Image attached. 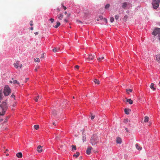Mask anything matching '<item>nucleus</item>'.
Wrapping results in <instances>:
<instances>
[{"label": "nucleus", "instance_id": "nucleus-15", "mask_svg": "<svg viewBox=\"0 0 160 160\" xmlns=\"http://www.w3.org/2000/svg\"><path fill=\"white\" fill-rule=\"evenodd\" d=\"M116 142L118 143L119 144H121L122 142V139L121 138L119 137L117 138L116 139Z\"/></svg>", "mask_w": 160, "mask_h": 160}, {"label": "nucleus", "instance_id": "nucleus-18", "mask_svg": "<svg viewBox=\"0 0 160 160\" xmlns=\"http://www.w3.org/2000/svg\"><path fill=\"white\" fill-rule=\"evenodd\" d=\"M16 156L18 158H21L22 156V154L21 152H18Z\"/></svg>", "mask_w": 160, "mask_h": 160}, {"label": "nucleus", "instance_id": "nucleus-10", "mask_svg": "<svg viewBox=\"0 0 160 160\" xmlns=\"http://www.w3.org/2000/svg\"><path fill=\"white\" fill-rule=\"evenodd\" d=\"M11 101L12 102H13V101H16L15 95L14 93H12L11 96Z\"/></svg>", "mask_w": 160, "mask_h": 160}, {"label": "nucleus", "instance_id": "nucleus-11", "mask_svg": "<svg viewBox=\"0 0 160 160\" xmlns=\"http://www.w3.org/2000/svg\"><path fill=\"white\" fill-rule=\"evenodd\" d=\"M12 81H11V83H13L14 84L19 85V83L16 80H13V78H12Z\"/></svg>", "mask_w": 160, "mask_h": 160}, {"label": "nucleus", "instance_id": "nucleus-22", "mask_svg": "<svg viewBox=\"0 0 160 160\" xmlns=\"http://www.w3.org/2000/svg\"><path fill=\"white\" fill-rule=\"evenodd\" d=\"M99 19H103V20L106 23H107L108 21H107V19L105 18H104L103 19V17H102V16H99Z\"/></svg>", "mask_w": 160, "mask_h": 160}, {"label": "nucleus", "instance_id": "nucleus-52", "mask_svg": "<svg viewBox=\"0 0 160 160\" xmlns=\"http://www.w3.org/2000/svg\"><path fill=\"white\" fill-rule=\"evenodd\" d=\"M34 34H35L36 35H38V32H36L34 33Z\"/></svg>", "mask_w": 160, "mask_h": 160}, {"label": "nucleus", "instance_id": "nucleus-40", "mask_svg": "<svg viewBox=\"0 0 160 160\" xmlns=\"http://www.w3.org/2000/svg\"><path fill=\"white\" fill-rule=\"evenodd\" d=\"M128 18V17L127 15H125L123 18L124 20H125V21H126L127 20V19Z\"/></svg>", "mask_w": 160, "mask_h": 160}, {"label": "nucleus", "instance_id": "nucleus-5", "mask_svg": "<svg viewBox=\"0 0 160 160\" xmlns=\"http://www.w3.org/2000/svg\"><path fill=\"white\" fill-rule=\"evenodd\" d=\"M152 34L155 36L158 35L160 41V28H157L155 29L152 32Z\"/></svg>", "mask_w": 160, "mask_h": 160}, {"label": "nucleus", "instance_id": "nucleus-63", "mask_svg": "<svg viewBox=\"0 0 160 160\" xmlns=\"http://www.w3.org/2000/svg\"><path fill=\"white\" fill-rule=\"evenodd\" d=\"M28 79H29V78H26V80H28Z\"/></svg>", "mask_w": 160, "mask_h": 160}, {"label": "nucleus", "instance_id": "nucleus-34", "mask_svg": "<svg viewBox=\"0 0 160 160\" xmlns=\"http://www.w3.org/2000/svg\"><path fill=\"white\" fill-rule=\"evenodd\" d=\"M129 122H130V120H128V119H125L124 120V122L126 123Z\"/></svg>", "mask_w": 160, "mask_h": 160}, {"label": "nucleus", "instance_id": "nucleus-14", "mask_svg": "<svg viewBox=\"0 0 160 160\" xmlns=\"http://www.w3.org/2000/svg\"><path fill=\"white\" fill-rule=\"evenodd\" d=\"M156 58L157 61L159 62H160V54H158L156 56Z\"/></svg>", "mask_w": 160, "mask_h": 160}, {"label": "nucleus", "instance_id": "nucleus-13", "mask_svg": "<svg viewBox=\"0 0 160 160\" xmlns=\"http://www.w3.org/2000/svg\"><path fill=\"white\" fill-rule=\"evenodd\" d=\"M92 149V147H90L88 148L87 149V151H86V153L88 154H89L91 151V150Z\"/></svg>", "mask_w": 160, "mask_h": 160}, {"label": "nucleus", "instance_id": "nucleus-23", "mask_svg": "<svg viewBox=\"0 0 160 160\" xmlns=\"http://www.w3.org/2000/svg\"><path fill=\"white\" fill-rule=\"evenodd\" d=\"M59 49V48L56 47L53 49L52 51L54 52H57L58 51Z\"/></svg>", "mask_w": 160, "mask_h": 160}, {"label": "nucleus", "instance_id": "nucleus-28", "mask_svg": "<svg viewBox=\"0 0 160 160\" xmlns=\"http://www.w3.org/2000/svg\"><path fill=\"white\" fill-rule=\"evenodd\" d=\"M80 154V153L79 152H77L76 153V154H74L73 155V156L74 157H75L76 158L78 157Z\"/></svg>", "mask_w": 160, "mask_h": 160}, {"label": "nucleus", "instance_id": "nucleus-21", "mask_svg": "<svg viewBox=\"0 0 160 160\" xmlns=\"http://www.w3.org/2000/svg\"><path fill=\"white\" fill-rule=\"evenodd\" d=\"M94 82L97 84L98 85H99L100 84V81L96 79H94L93 81Z\"/></svg>", "mask_w": 160, "mask_h": 160}, {"label": "nucleus", "instance_id": "nucleus-29", "mask_svg": "<svg viewBox=\"0 0 160 160\" xmlns=\"http://www.w3.org/2000/svg\"><path fill=\"white\" fill-rule=\"evenodd\" d=\"M3 98V95L2 90L0 91V100H2Z\"/></svg>", "mask_w": 160, "mask_h": 160}, {"label": "nucleus", "instance_id": "nucleus-61", "mask_svg": "<svg viewBox=\"0 0 160 160\" xmlns=\"http://www.w3.org/2000/svg\"><path fill=\"white\" fill-rule=\"evenodd\" d=\"M8 155H9V154H6V156H8Z\"/></svg>", "mask_w": 160, "mask_h": 160}, {"label": "nucleus", "instance_id": "nucleus-55", "mask_svg": "<svg viewBox=\"0 0 160 160\" xmlns=\"http://www.w3.org/2000/svg\"><path fill=\"white\" fill-rule=\"evenodd\" d=\"M125 130H126V131H127V132H128V128H125Z\"/></svg>", "mask_w": 160, "mask_h": 160}, {"label": "nucleus", "instance_id": "nucleus-58", "mask_svg": "<svg viewBox=\"0 0 160 160\" xmlns=\"http://www.w3.org/2000/svg\"><path fill=\"white\" fill-rule=\"evenodd\" d=\"M35 71L36 72H37V68H36L35 69Z\"/></svg>", "mask_w": 160, "mask_h": 160}, {"label": "nucleus", "instance_id": "nucleus-32", "mask_svg": "<svg viewBox=\"0 0 160 160\" xmlns=\"http://www.w3.org/2000/svg\"><path fill=\"white\" fill-rule=\"evenodd\" d=\"M34 128L35 129L38 130L39 129V125H34Z\"/></svg>", "mask_w": 160, "mask_h": 160}, {"label": "nucleus", "instance_id": "nucleus-54", "mask_svg": "<svg viewBox=\"0 0 160 160\" xmlns=\"http://www.w3.org/2000/svg\"><path fill=\"white\" fill-rule=\"evenodd\" d=\"M3 119H0V122H2L3 121Z\"/></svg>", "mask_w": 160, "mask_h": 160}, {"label": "nucleus", "instance_id": "nucleus-19", "mask_svg": "<svg viewBox=\"0 0 160 160\" xmlns=\"http://www.w3.org/2000/svg\"><path fill=\"white\" fill-rule=\"evenodd\" d=\"M130 111V110L129 109L125 108L124 109L125 112L126 114H128L129 113V112Z\"/></svg>", "mask_w": 160, "mask_h": 160}, {"label": "nucleus", "instance_id": "nucleus-2", "mask_svg": "<svg viewBox=\"0 0 160 160\" xmlns=\"http://www.w3.org/2000/svg\"><path fill=\"white\" fill-rule=\"evenodd\" d=\"M7 108V104L6 102H3L0 105V111L2 113H5Z\"/></svg>", "mask_w": 160, "mask_h": 160}, {"label": "nucleus", "instance_id": "nucleus-35", "mask_svg": "<svg viewBox=\"0 0 160 160\" xmlns=\"http://www.w3.org/2000/svg\"><path fill=\"white\" fill-rule=\"evenodd\" d=\"M34 60L35 62H39L40 61V59L38 58H34Z\"/></svg>", "mask_w": 160, "mask_h": 160}, {"label": "nucleus", "instance_id": "nucleus-53", "mask_svg": "<svg viewBox=\"0 0 160 160\" xmlns=\"http://www.w3.org/2000/svg\"><path fill=\"white\" fill-rule=\"evenodd\" d=\"M33 27H31V28H30V30H33Z\"/></svg>", "mask_w": 160, "mask_h": 160}, {"label": "nucleus", "instance_id": "nucleus-12", "mask_svg": "<svg viewBox=\"0 0 160 160\" xmlns=\"http://www.w3.org/2000/svg\"><path fill=\"white\" fill-rule=\"evenodd\" d=\"M42 147L40 145H39L37 147V151L39 152H41L42 151Z\"/></svg>", "mask_w": 160, "mask_h": 160}, {"label": "nucleus", "instance_id": "nucleus-42", "mask_svg": "<svg viewBox=\"0 0 160 160\" xmlns=\"http://www.w3.org/2000/svg\"><path fill=\"white\" fill-rule=\"evenodd\" d=\"M49 21H51V23H53L54 22V20L52 18H51L49 20Z\"/></svg>", "mask_w": 160, "mask_h": 160}, {"label": "nucleus", "instance_id": "nucleus-47", "mask_svg": "<svg viewBox=\"0 0 160 160\" xmlns=\"http://www.w3.org/2000/svg\"><path fill=\"white\" fill-rule=\"evenodd\" d=\"M5 113H2V112L0 111V115H3Z\"/></svg>", "mask_w": 160, "mask_h": 160}, {"label": "nucleus", "instance_id": "nucleus-7", "mask_svg": "<svg viewBox=\"0 0 160 160\" xmlns=\"http://www.w3.org/2000/svg\"><path fill=\"white\" fill-rule=\"evenodd\" d=\"M62 110L59 109L58 110L57 108L55 109H53L52 110V114L54 116H56L57 114L58 113L60 112Z\"/></svg>", "mask_w": 160, "mask_h": 160}, {"label": "nucleus", "instance_id": "nucleus-16", "mask_svg": "<svg viewBox=\"0 0 160 160\" xmlns=\"http://www.w3.org/2000/svg\"><path fill=\"white\" fill-rule=\"evenodd\" d=\"M154 84L153 83H152L151 85L150 86V88L153 91H155L156 90V88L154 87Z\"/></svg>", "mask_w": 160, "mask_h": 160}, {"label": "nucleus", "instance_id": "nucleus-27", "mask_svg": "<svg viewBox=\"0 0 160 160\" xmlns=\"http://www.w3.org/2000/svg\"><path fill=\"white\" fill-rule=\"evenodd\" d=\"M104 58V56H101V57H99V58H98L97 59L99 62H100V61H101Z\"/></svg>", "mask_w": 160, "mask_h": 160}, {"label": "nucleus", "instance_id": "nucleus-45", "mask_svg": "<svg viewBox=\"0 0 160 160\" xmlns=\"http://www.w3.org/2000/svg\"><path fill=\"white\" fill-rule=\"evenodd\" d=\"M75 67V68H77V69H78L79 67V66L78 65H76Z\"/></svg>", "mask_w": 160, "mask_h": 160}, {"label": "nucleus", "instance_id": "nucleus-20", "mask_svg": "<svg viewBox=\"0 0 160 160\" xmlns=\"http://www.w3.org/2000/svg\"><path fill=\"white\" fill-rule=\"evenodd\" d=\"M17 101H13V102H11V104H12V106L13 107H14L16 105Z\"/></svg>", "mask_w": 160, "mask_h": 160}, {"label": "nucleus", "instance_id": "nucleus-8", "mask_svg": "<svg viewBox=\"0 0 160 160\" xmlns=\"http://www.w3.org/2000/svg\"><path fill=\"white\" fill-rule=\"evenodd\" d=\"M95 57L94 55H92V54H90L88 55V58H87V60L88 61H91L93 60Z\"/></svg>", "mask_w": 160, "mask_h": 160}, {"label": "nucleus", "instance_id": "nucleus-31", "mask_svg": "<svg viewBox=\"0 0 160 160\" xmlns=\"http://www.w3.org/2000/svg\"><path fill=\"white\" fill-rule=\"evenodd\" d=\"M72 151H73L74 150H76L77 149V148H76V147L75 146L73 145H72Z\"/></svg>", "mask_w": 160, "mask_h": 160}, {"label": "nucleus", "instance_id": "nucleus-49", "mask_svg": "<svg viewBox=\"0 0 160 160\" xmlns=\"http://www.w3.org/2000/svg\"><path fill=\"white\" fill-rule=\"evenodd\" d=\"M30 22V25L31 26H32V25H33V24L32 23V21H31Z\"/></svg>", "mask_w": 160, "mask_h": 160}, {"label": "nucleus", "instance_id": "nucleus-24", "mask_svg": "<svg viewBox=\"0 0 160 160\" xmlns=\"http://www.w3.org/2000/svg\"><path fill=\"white\" fill-rule=\"evenodd\" d=\"M63 17V14H60L58 15V18L59 19L61 20Z\"/></svg>", "mask_w": 160, "mask_h": 160}, {"label": "nucleus", "instance_id": "nucleus-38", "mask_svg": "<svg viewBox=\"0 0 160 160\" xmlns=\"http://www.w3.org/2000/svg\"><path fill=\"white\" fill-rule=\"evenodd\" d=\"M61 5L64 10H65L67 9L66 7L64 6L63 3L61 4Z\"/></svg>", "mask_w": 160, "mask_h": 160}, {"label": "nucleus", "instance_id": "nucleus-62", "mask_svg": "<svg viewBox=\"0 0 160 160\" xmlns=\"http://www.w3.org/2000/svg\"><path fill=\"white\" fill-rule=\"evenodd\" d=\"M126 12L127 13H128L129 12V11H127Z\"/></svg>", "mask_w": 160, "mask_h": 160}, {"label": "nucleus", "instance_id": "nucleus-9", "mask_svg": "<svg viewBox=\"0 0 160 160\" xmlns=\"http://www.w3.org/2000/svg\"><path fill=\"white\" fill-rule=\"evenodd\" d=\"M129 4V3L128 2H124L122 3V7L123 9H125L128 5Z\"/></svg>", "mask_w": 160, "mask_h": 160}, {"label": "nucleus", "instance_id": "nucleus-50", "mask_svg": "<svg viewBox=\"0 0 160 160\" xmlns=\"http://www.w3.org/2000/svg\"><path fill=\"white\" fill-rule=\"evenodd\" d=\"M70 16V14L69 13H68L67 14V16L68 17H69Z\"/></svg>", "mask_w": 160, "mask_h": 160}, {"label": "nucleus", "instance_id": "nucleus-64", "mask_svg": "<svg viewBox=\"0 0 160 160\" xmlns=\"http://www.w3.org/2000/svg\"><path fill=\"white\" fill-rule=\"evenodd\" d=\"M73 98L74 99L75 98V97L74 96L73 97Z\"/></svg>", "mask_w": 160, "mask_h": 160}, {"label": "nucleus", "instance_id": "nucleus-33", "mask_svg": "<svg viewBox=\"0 0 160 160\" xmlns=\"http://www.w3.org/2000/svg\"><path fill=\"white\" fill-rule=\"evenodd\" d=\"M126 91L127 92V93L129 94V92H132V90L131 89H126Z\"/></svg>", "mask_w": 160, "mask_h": 160}, {"label": "nucleus", "instance_id": "nucleus-17", "mask_svg": "<svg viewBox=\"0 0 160 160\" xmlns=\"http://www.w3.org/2000/svg\"><path fill=\"white\" fill-rule=\"evenodd\" d=\"M136 148L139 150H142V148L140 146H139L138 144L137 143L135 145Z\"/></svg>", "mask_w": 160, "mask_h": 160}, {"label": "nucleus", "instance_id": "nucleus-1", "mask_svg": "<svg viewBox=\"0 0 160 160\" xmlns=\"http://www.w3.org/2000/svg\"><path fill=\"white\" fill-rule=\"evenodd\" d=\"M99 137L97 135H93L90 139V143L93 146L97 144L98 142Z\"/></svg>", "mask_w": 160, "mask_h": 160}, {"label": "nucleus", "instance_id": "nucleus-60", "mask_svg": "<svg viewBox=\"0 0 160 160\" xmlns=\"http://www.w3.org/2000/svg\"><path fill=\"white\" fill-rule=\"evenodd\" d=\"M97 21H99V18H97Z\"/></svg>", "mask_w": 160, "mask_h": 160}, {"label": "nucleus", "instance_id": "nucleus-41", "mask_svg": "<svg viewBox=\"0 0 160 160\" xmlns=\"http://www.w3.org/2000/svg\"><path fill=\"white\" fill-rule=\"evenodd\" d=\"M119 18V16L118 15H116L115 16V19L116 20H118Z\"/></svg>", "mask_w": 160, "mask_h": 160}, {"label": "nucleus", "instance_id": "nucleus-48", "mask_svg": "<svg viewBox=\"0 0 160 160\" xmlns=\"http://www.w3.org/2000/svg\"><path fill=\"white\" fill-rule=\"evenodd\" d=\"M44 57V54L43 53L41 55V58H43Z\"/></svg>", "mask_w": 160, "mask_h": 160}, {"label": "nucleus", "instance_id": "nucleus-57", "mask_svg": "<svg viewBox=\"0 0 160 160\" xmlns=\"http://www.w3.org/2000/svg\"><path fill=\"white\" fill-rule=\"evenodd\" d=\"M52 124L53 125H54L55 126L56 125V124H55V122H53Z\"/></svg>", "mask_w": 160, "mask_h": 160}, {"label": "nucleus", "instance_id": "nucleus-44", "mask_svg": "<svg viewBox=\"0 0 160 160\" xmlns=\"http://www.w3.org/2000/svg\"><path fill=\"white\" fill-rule=\"evenodd\" d=\"M95 116L94 115L93 116H92L91 117V119L92 120L94 118Z\"/></svg>", "mask_w": 160, "mask_h": 160}, {"label": "nucleus", "instance_id": "nucleus-3", "mask_svg": "<svg viewBox=\"0 0 160 160\" xmlns=\"http://www.w3.org/2000/svg\"><path fill=\"white\" fill-rule=\"evenodd\" d=\"M3 93L5 96H7L10 93V88L8 85H6L4 88Z\"/></svg>", "mask_w": 160, "mask_h": 160}, {"label": "nucleus", "instance_id": "nucleus-51", "mask_svg": "<svg viewBox=\"0 0 160 160\" xmlns=\"http://www.w3.org/2000/svg\"><path fill=\"white\" fill-rule=\"evenodd\" d=\"M64 21L66 22H68V21L66 19H65L64 20Z\"/></svg>", "mask_w": 160, "mask_h": 160}, {"label": "nucleus", "instance_id": "nucleus-30", "mask_svg": "<svg viewBox=\"0 0 160 160\" xmlns=\"http://www.w3.org/2000/svg\"><path fill=\"white\" fill-rule=\"evenodd\" d=\"M149 118L148 117L146 116L145 117V119L144 120V122H148V121Z\"/></svg>", "mask_w": 160, "mask_h": 160}, {"label": "nucleus", "instance_id": "nucleus-59", "mask_svg": "<svg viewBox=\"0 0 160 160\" xmlns=\"http://www.w3.org/2000/svg\"><path fill=\"white\" fill-rule=\"evenodd\" d=\"M65 14H67V12L66 11L65 12H64Z\"/></svg>", "mask_w": 160, "mask_h": 160}, {"label": "nucleus", "instance_id": "nucleus-6", "mask_svg": "<svg viewBox=\"0 0 160 160\" xmlns=\"http://www.w3.org/2000/svg\"><path fill=\"white\" fill-rule=\"evenodd\" d=\"M13 65L16 68H21L22 66V64H20V62L18 61H16L13 64Z\"/></svg>", "mask_w": 160, "mask_h": 160}, {"label": "nucleus", "instance_id": "nucleus-39", "mask_svg": "<svg viewBox=\"0 0 160 160\" xmlns=\"http://www.w3.org/2000/svg\"><path fill=\"white\" fill-rule=\"evenodd\" d=\"M114 19L113 17H111L110 18V22H112L114 21Z\"/></svg>", "mask_w": 160, "mask_h": 160}, {"label": "nucleus", "instance_id": "nucleus-56", "mask_svg": "<svg viewBox=\"0 0 160 160\" xmlns=\"http://www.w3.org/2000/svg\"><path fill=\"white\" fill-rule=\"evenodd\" d=\"M57 10L59 11H60V9L59 8H57Z\"/></svg>", "mask_w": 160, "mask_h": 160}, {"label": "nucleus", "instance_id": "nucleus-26", "mask_svg": "<svg viewBox=\"0 0 160 160\" xmlns=\"http://www.w3.org/2000/svg\"><path fill=\"white\" fill-rule=\"evenodd\" d=\"M60 25V23L59 22H57V24L54 26L55 28H57Z\"/></svg>", "mask_w": 160, "mask_h": 160}, {"label": "nucleus", "instance_id": "nucleus-37", "mask_svg": "<svg viewBox=\"0 0 160 160\" xmlns=\"http://www.w3.org/2000/svg\"><path fill=\"white\" fill-rule=\"evenodd\" d=\"M40 98V97L39 95H38L37 97H36L35 98H34V99L35 100V101L36 102H38V98Z\"/></svg>", "mask_w": 160, "mask_h": 160}, {"label": "nucleus", "instance_id": "nucleus-43", "mask_svg": "<svg viewBox=\"0 0 160 160\" xmlns=\"http://www.w3.org/2000/svg\"><path fill=\"white\" fill-rule=\"evenodd\" d=\"M82 140L83 141V142L86 141V138L85 137H83L82 138Z\"/></svg>", "mask_w": 160, "mask_h": 160}, {"label": "nucleus", "instance_id": "nucleus-25", "mask_svg": "<svg viewBox=\"0 0 160 160\" xmlns=\"http://www.w3.org/2000/svg\"><path fill=\"white\" fill-rule=\"evenodd\" d=\"M127 102L129 103L130 104H132L133 103V101L131 99H128L127 100Z\"/></svg>", "mask_w": 160, "mask_h": 160}, {"label": "nucleus", "instance_id": "nucleus-4", "mask_svg": "<svg viewBox=\"0 0 160 160\" xmlns=\"http://www.w3.org/2000/svg\"><path fill=\"white\" fill-rule=\"evenodd\" d=\"M160 2V0H153L152 2V4L153 8L154 9H156L158 7Z\"/></svg>", "mask_w": 160, "mask_h": 160}, {"label": "nucleus", "instance_id": "nucleus-46", "mask_svg": "<svg viewBox=\"0 0 160 160\" xmlns=\"http://www.w3.org/2000/svg\"><path fill=\"white\" fill-rule=\"evenodd\" d=\"M77 22H78L79 23H81V24L82 23V22L81 21H79V20H78L77 21Z\"/></svg>", "mask_w": 160, "mask_h": 160}, {"label": "nucleus", "instance_id": "nucleus-36", "mask_svg": "<svg viewBox=\"0 0 160 160\" xmlns=\"http://www.w3.org/2000/svg\"><path fill=\"white\" fill-rule=\"evenodd\" d=\"M110 4H107L106 6H105V8L106 9H108V8L109 7H110Z\"/></svg>", "mask_w": 160, "mask_h": 160}]
</instances>
